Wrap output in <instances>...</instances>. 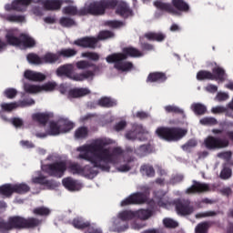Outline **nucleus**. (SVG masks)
<instances>
[{
  "label": "nucleus",
  "instance_id": "nucleus-1",
  "mask_svg": "<svg viewBox=\"0 0 233 233\" xmlns=\"http://www.w3.org/2000/svg\"><path fill=\"white\" fill-rule=\"evenodd\" d=\"M76 66L78 70L86 71L74 74V66L72 64H66L56 69V76H58V77L65 76L68 79H72V81H86V79H94L96 74L101 72V65H96L94 62L88 60H80L76 62ZM88 68H93V70H88Z\"/></svg>",
  "mask_w": 233,
  "mask_h": 233
},
{
  "label": "nucleus",
  "instance_id": "nucleus-2",
  "mask_svg": "<svg viewBox=\"0 0 233 233\" xmlns=\"http://www.w3.org/2000/svg\"><path fill=\"white\" fill-rule=\"evenodd\" d=\"M109 144L110 141L106 138H97L96 143L91 146L93 152H100L98 157L102 159V165H106L107 167V169H103V172H110V164L116 165L117 157L123 156V149L121 147H114L110 151V147H106Z\"/></svg>",
  "mask_w": 233,
  "mask_h": 233
},
{
  "label": "nucleus",
  "instance_id": "nucleus-3",
  "mask_svg": "<svg viewBox=\"0 0 233 233\" xmlns=\"http://www.w3.org/2000/svg\"><path fill=\"white\" fill-rule=\"evenodd\" d=\"M43 225V219H39L35 217H29L27 218L21 216L9 217L8 220H0V231L10 232V230H25L28 228H37Z\"/></svg>",
  "mask_w": 233,
  "mask_h": 233
},
{
  "label": "nucleus",
  "instance_id": "nucleus-4",
  "mask_svg": "<svg viewBox=\"0 0 233 233\" xmlns=\"http://www.w3.org/2000/svg\"><path fill=\"white\" fill-rule=\"evenodd\" d=\"M106 10H115V14L123 19H128L134 11L130 5L121 0H99L96 1V15H105Z\"/></svg>",
  "mask_w": 233,
  "mask_h": 233
},
{
  "label": "nucleus",
  "instance_id": "nucleus-5",
  "mask_svg": "<svg viewBox=\"0 0 233 233\" xmlns=\"http://www.w3.org/2000/svg\"><path fill=\"white\" fill-rule=\"evenodd\" d=\"M153 5L157 10L171 14V15H181L183 13L190 12V5L185 0H171V4L157 0Z\"/></svg>",
  "mask_w": 233,
  "mask_h": 233
},
{
  "label": "nucleus",
  "instance_id": "nucleus-6",
  "mask_svg": "<svg viewBox=\"0 0 233 233\" xmlns=\"http://www.w3.org/2000/svg\"><path fill=\"white\" fill-rule=\"evenodd\" d=\"M92 145H96V140L91 144L80 147V150L84 153H80L77 157V159H84L85 161H88L95 167L99 168V170H107L108 166L103 165L102 158H100L99 151H93L91 149Z\"/></svg>",
  "mask_w": 233,
  "mask_h": 233
},
{
  "label": "nucleus",
  "instance_id": "nucleus-7",
  "mask_svg": "<svg viewBox=\"0 0 233 233\" xmlns=\"http://www.w3.org/2000/svg\"><path fill=\"white\" fill-rule=\"evenodd\" d=\"M188 133V130L177 127H159L156 130V135L164 141H179Z\"/></svg>",
  "mask_w": 233,
  "mask_h": 233
},
{
  "label": "nucleus",
  "instance_id": "nucleus-8",
  "mask_svg": "<svg viewBox=\"0 0 233 233\" xmlns=\"http://www.w3.org/2000/svg\"><path fill=\"white\" fill-rule=\"evenodd\" d=\"M76 56H77V50L74 48H62L56 53L47 52L42 56L43 65L61 64L63 61L61 57L70 59V57H76Z\"/></svg>",
  "mask_w": 233,
  "mask_h": 233
},
{
  "label": "nucleus",
  "instance_id": "nucleus-9",
  "mask_svg": "<svg viewBox=\"0 0 233 233\" xmlns=\"http://www.w3.org/2000/svg\"><path fill=\"white\" fill-rule=\"evenodd\" d=\"M65 15H78L83 17L85 15H97V4L96 1L90 3L89 5L77 9V6L67 5L62 10Z\"/></svg>",
  "mask_w": 233,
  "mask_h": 233
},
{
  "label": "nucleus",
  "instance_id": "nucleus-10",
  "mask_svg": "<svg viewBox=\"0 0 233 233\" xmlns=\"http://www.w3.org/2000/svg\"><path fill=\"white\" fill-rule=\"evenodd\" d=\"M126 59H127V55L123 53H114L106 57V63H114V68L121 72H128L134 68L132 62H124Z\"/></svg>",
  "mask_w": 233,
  "mask_h": 233
},
{
  "label": "nucleus",
  "instance_id": "nucleus-11",
  "mask_svg": "<svg viewBox=\"0 0 233 233\" xmlns=\"http://www.w3.org/2000/svg\"><path fill=\"white\" fill-rule=\"evenodd\" d=\"M66 170H67V166L65 160L53 162L46 166V172L52 177H58V178L63 177Z\"/></svg>",
  "mask_w": 233,
  "mask_h": 233
},
{
  "label": "nucleus",
  "instance_id": "nucleus-12",
  "mask_svg": "<svg viewBox=\"0 0 233 233\" xmlns=\"http://www.w3.org/2000/svg\"><path fill=\"white\" fill-rule=\"evenodd\" d=\"M230 142L227 138H220L218 137H208L205 141L204 145L208 150H219L220 148H227Z\"/></svg>",
  "mask_w": 233,
  "mask_h": 233
},
{
  "label": "nucleus",
  "instance_id": "nucleus-13",
  "mask_svg": "<svg viewBox=\"0 0 233 233\" xmlns=\"http://www.w3.org/2000/svg\"><path fill=\"white\" fill-rule=\"evenodd\" d=\"M174 205L178 216H190L194 212V206L188 199L175 200Z\"/></svg>",
  "mask_w": 233,
  "mask_h": 233
},
{
  "label": "nucleus",
  "instance_id": "nucleus-14",
  "mask_svg": "<svg viewBox=\"0 0 233 233\" xmlns=\"http://www.w3.org/2000/svg\"><path fill=\"white\" fill-rule=\"evenodd\" d=\"M147 196L146 193L136 192L122 200L121 207H128V205H141L142 203H147Z\"/></svg>",
  "mask_w": 233,
  "mask_h": 233
},
{
  "label": "nucleus",
  "instance_id": "nucleus-15",
  "mask_svg": "<svg viewBox=\"0 0 233 233\" xmlns=\"http://www.w3.org/2000/svg\"><path fill=\"white\" fill-rule=\"evenodd\" d=\"M97 43V38L94 36H84L74 41L76 46H80V48H91V50H96Z\"/></svg>",
  "mask_w": 233,
  "mask_h": 233
},
{
  "label": "nucleus",
  "instance_id": "nucleus-16",
  "mask_svg": "<svg viewBox=\"0 0 233 233\" xmlns=\"http://www.w3.org/2000/svg\"><path fill=\"white\" fill-rule=\"evenodd\" d=\"M210 190V185L194 180L193 185L186 190V194H203Z\"/></svg>",
  "mask_w": 233,
  "mask_h": 233
},
{
  "label": "nucleus",
  "instance_id": "nucleus-17",
  "mask_svg": "<svg viewBox=\"0 0 233 233\" xmlns=\"http://www.w3.org/2000/svg\"><path fill=\"white\" fill-rule=\"evenodd\" d=\"M32 3H34V0H14L11 5L12 10L26 12V6H29Z\"/></svg>",
  "mask_w": 233,
  "mask_h": 233
},
{
  "label": "nucleus",
  "instance_id": "nucleus-18",
  "mask_svg": "<svg viewBox=\"0 0 233 233\" xmlns=\"http://www.w3.org/2000/svg\"><path fill=\"white\" fill-rule=\"evenodd\" d=\"M147 83H165L167 81V74L163 72H152L147 77Z\"/></svg>",
  "mask_w": 233,
  "mask_h": 233
},
{
  "label": "nucleus",
  "instance_id": "nucleus-19",
  "mask_svg": "<svg viewBox=\"0 0 233 233\" xmlns=\"http://www.w3.org/2000/svg\"><path fill=\"white\" fill-rule=\"evenodd\" d=\"M63 186L67 188V190H70L71 192H74L76 190L81 189V184L77 183V180H75L72 177H66L62 180Z\"/></svg>",
  "mask_w": 233,
  "mask_h": 233
},
{
  "label": "nucleus",
  "instance_id": "nucleus-20",
  "mask_svg": "<svg viewBox=\"0 0 233 233\" xmlns=\"http://www.w3.org/2000/svg\"><path fill=\"white\" fill-rule=\"evenodd\" d=\"M25 79L29 81H45L46 79V76L43 73H37L31 70H26L24 74Z\"/></svg>",
  "mask_w": 233,
  "mask_h": 233
},
{
  "label": "nucleus",
  "instance_id": "nucleus-21",
  "mask_svg": "<svg viewBox=\"0 0 233 233\" xmlns=\"http://www.w3.org/2000/svg\"><path fill=\"white\" fill-rule=\"evenodd\" d=\"M21 37V46L23 48H34L35 46V39H34L32 36H29L26 34H20Z\"/></svg>",
  "mask_w": 233,
  "mask_h": 233
},
{
  "label": "nucleus",
  "instance_id": "nucleus-22",
  "mask_svg": "<svg viewBox=\"0 0 233 233\" xmlns=\"http://www.w3.org/2000/svg\"><path fill=\"white\" fill-rule=\"evenodd\" d=\"M97 105L102 108H112L117 106V102L108 96H103L98 99Z\"/></svg>",
  "mask_w": 233,
  "mask_h": 233
},
{
  "label": "nucleus",
  "instance_id": "nucleus-23",
  "mask_svg": "<svg viewBox=\"0 0 233 233\" xmlns=\"http://www.w3.org/2000/svg\"><path fill=\"white\" fill-rule=\"evenodd\" d=\"M124 56L128 59V57H143V52H141L139 49L136 47H125L123 49Z\"/></svg>",
  "mask_w": 233,
  "mask_h": 233
},
{
  "label": "nucleus",
  "instance_id": "nucleus-24",
  "mask_svg": "<svg viewBox=\"0 0 233 233\" xmlns=\"http://www.w3.org/2000/svg\"><path fill=\"white\" fill-rule=\"evenodd\" d=\"M33 121H36L39 125L46 127V123L50 121V114L48 113H35L32 116Z\"/></svg>",
  "mask_w": 233,
  "mask_h": 233
},
{
  "label": "nucleus",
  "instance_id": "nucleus-25",
  "mask_svg": "<svg viewBox=\"0 0 233 233\" xmlns=\"http://www.w3.org/2000/svg\"><path fill=\"white\" fill-rule=\"evenodd\" d=\"M225 76H226V73H225V69H223V67H214L212 69V81H225Z\"/></svg>",
  "mask_w": 233,
  "mask_h": 233
},
{
  "label": "nucleus",
  "instance_id": "nucleus-26",
  "mask_svg": "<svg viewBox=\"0 0 233 233\" xmlns=\"http://www.w3.org/2000/svg\"><path fill=\"white\" fill-rule=\"evenodd\" d=\"M14 194V184H4L0 186V196L3 198H12Z\"/></svg>",
  "mask_w": 233,
  "mask_h": 233
},
{
  "label": "nucleus",
  "instance_id": "nucleus-27",
  "mask_svg": "<svg viewBox=\"0 0 233 233\" xmlns=\"http://www.w3.org/2000/svg\"><path fill=\"white\" fill-rule=\"evenodd\" d=\"M61 6H63V2L61 0H47V3H46V10L49 12L61 10Z\"/></svg>",
  "mask_w": 233,
  "mask_h": 233
},
{
  "label": "nucleus",
  "instance_id": "nucleus-28",
  "mask_svg": "<svg viewBox=\"0 0 233 233\" xmlns=\"http://www.w3.org/2000/svg\"><path fill=\"white\" fill-rule=\"evenodd\" d=\"M14 194H28L30 191V186L26 183L13 184Z\"/></svg>",
  "mask_w": 233,
  "mask_h": 233
},
{
  "label": "nucleus",
  "instance_id": "nucleus-29",
  "mask_svg": "<svg viewBox=\"0 0 233 233\" xmlns=\"http://www.w3.org/2000/svg\"><path fill=\"white\" fill-rule=\"evenodd\" d=\"M145 37H147L148 41H157V43H162L164 39H167V35L165 34L154 32L145 34Z\"/></svg>",
  "mask_w": 233,
  "mask_h": 233
},
{
  "label": "nucleus",
  "instance_id": "nucleus-30",
  "mask_svg": "<svg viewBox=\"0 0 233 233\" xmlns=\"http://www.w3.org/2000/svg\"><path fill=\"white\" fill-rule=\"evenodd\" d=\"M59 125L62 134H66V132H70V130H72L75 127L73 122L65 118L59 119Z\"/></svg>",
  "mask_w": 233,
  "mask_h": 233
},
{
  "label": "nucleus",
  "instance_id": "nucleus-31",
  "mask_svg": "<svg viewBox=\"0 0 233 233\" xmlns=\"http://www.w3.org/2000/svg\"><path fill=\"white\" fill-rule=\"evenodd\" d=\"M90 94V89L86 87L75 88L69 91L70 97H83Z\"/></svg>",
  "mask_w": 233,
  "mask_h": 233
},
{
  "label": "nucleus",
  "instance_id": "nucleus-32",
  "mask_svg": "<svg viewBox=\"0 0 233 233\" xmlns=\"http://www.w3.org/2000/svg\"><path fill=\"white\" fill-rule=\"evenodd\" d=\"M73 227L77 228L78 230H85V228H88L90 227V222L86 221L82 218H76L72 221Z\"/></svg>",
  "mask_w": 233,
  "mask_h": 233
},
{
  "label": "nucleus",
  "instance_id": "nucleus-33",
  "mask_svg": "<svg viewBox=\"0 0 233 233\" xmlns=\"http://www.w3.org/2000/svg\"><path fill=\"white\" fill-rule=\"evenodd\" d=\"M7 45L11 46H21V35L19 37L15 36L14 33H8L5 35Z\"/></svg>",
  "mask_w": 233,
  "mask_h": 233
},
{
  "label": "nucleus",
  "instance_id": "nucleus-34",
  "mask_svg": "<svg viewBox=\"0 0 233 233\" xmlns=\"http://www.w3.org/2000/svg\"><path fill=\"white\" fill-rule=\"evenodd\" d=\"M33 214L35 216H40V218H48V216H50V214H52V210H50V208H48L45 206H41L38 208H35L33 209Z\"/></svg>",
  "mask_w": 233,
  "mask_h": 233
},
{
  "label": "nucleus",
  "instance_id": "nucleus-35",
  "mask_svg": "<svg viewBox=\"0 0 233 233\" xmlns=\"http://www.w3.org/2000/svg\"><path fill=\"white\" fill-rule=\"evenodd\" d=\"M99 174V171L96 169V167L90 166V165H86L85 167H82V176L85 177H92V176H97Z\"/></svg>",
  "mask_w": 233,
  "mask_h": 233
},
{
  "label": "nucleus",
  "instance_id": "nucleus-36",
  "mask_svg": "<svg viewBox=\"0 0 233 233\" xmlns=\"http://www.w3.org/2000/svg\"><path fill=\"white\" fill-rule=\"evenodd\" d=\"M191 110L196 116H205L207 114V106L201 103H194L191 106Z\"/></svg>",
  "mask_w": 233,
  "mask_h": 233
},
{
  "label": "nucleus",
  "instance_id": "nucleus-37",
  "mask_svg": "<svg viewBox=\"0 0 233 233\" xmlns=\"http://www.w3.org/2000/svg\"><path fill=\"white\" fill-rule=\"evenodd\" d=\"M49 134H50V136H59L60 134H62L59 120L57 122H56V121L50 122Z\"/></svg>",
  "mask_w": 233,
  "mask_h": 233
},
{
  "label": "nucleus",
  "instance_id": "nucleus-38",
  "mask_svg": "<svg viewBox=\"0 0 233 233\" xmlns=\"http://www.w3.org/2000/svg\"><path fill=\"white\" fill-rule=\"evenodd\" d=\"M88 137V127H80L75 131V139H86Z\"/></svg>",
  "mask_w": 233,
  "mask_h": 233
},
{
  "label": "nucleus",
  "instance_id": "nucleus-39",
  "mask_svg": "<svg viewBox=\"0 0 233 233\" xmlns=\"http://www.w3.org/2000/svg\"><path fill=\"white\" fill-rule=\"evenodd\" d=\"M81 57H86L89 61H93V63H97L99 59H101V56L96 52L87 51L81 54Z\"/></svg>",
  "mask_w": 233,
  "mask_h": 233
},
{
  "label": "nucleus",
  "instance_id": "nucleus-40",
  "mask_svg": "<svg viewBox=\"0 0 233 233\" xmlns=\"http://www.w3.org/2000/svg\"><path fill=\"white\" fill-rule=\"evenodd\" d=\"M198 81H212V72L200 70L197 73Z\"/></svg>",
  "mask_w": 233,
  "mask_h": 233
},
{
  "label": "nucleus",
  "instance_id": "nucleus-41",
  "mask_svg": "<svg viewBox=\"0 0 233 233\" xmlns=\"http://www.w3.org/2000/svg\"><path fill=\"white\" fill-rule=\"evenodd\" d=\"M68 172L71 174H78L80 176H83V167L79 165L78 163H71L67 166Z\"/></svg>",
  "mask_w": 233,
  "mask_h": 233
},
{
  "label": "nucleus",
  "instance_id": "nucleus-42",
  "mask_svg": "<svg viewBox=\"0 0 233 233\" xmlns=\"http://www.w3.org/2000/svg\"><path fill=\"white\" fill-rule=\"evenodd\" d=\"M140 172L146 174L147 177H154L156 176V170L154 169V167L148 164L141 166Z\"/></svg>",
  "mask_w": 233,
  "mask_h": 233
},
{
  "label": "nucleus",
  "instance_id": "nucleus-43",
  "mask_svg": "<svg viewBox=\"0 0 233 233\" xmlns=\"http://www.w3.org/2000/svg\"><path fill=\"white\" fill-rule=\"evenodd\" d=\"M26 59L31 65H43V56L40 57L35 53L28 54Z\"/></svg>",
  "mask_w": 233,
  "mask_h": 233
},
{
  "label": "nucleus",
  "instance_id": "nucleus-44",
  "mask_svg": "<svg viewBox=\"0 0 233 233\" xmlns=\"http://www.w3.org/2000/svg\"><path fill=\"white\" fill-rule=\"evenodd\" d=\"M165 110L167 114H178L179 116H182V117H185V111L177 106H166Z\"/></svg>",
  "mask_w": 233,
  "mask_h": 233
},
{
  "label": "nucleus",
  "instance_id": "nucleus-45",
  "mask_svg": "<svg viewBox=\"0 0 233 233\" xmlns=\"http://www.w3.org/2000/svg\"><path fill=\"white\" fill-rule=\"evenodd\" d=\"M104 25L109 28L117 29L123 28V26H125V22L119 20H107L104 23Z\"/></svg>",
  "mask_w": 233,
  "mask_h": 233
},
{
  "label": "nucleus",
  "instance_id": "nucleus-46",
  "mask_svg": "<svg viewBox=\"0 0 233 233\" xmlns=\"http://www.w3.org/2000/svg\"><path fill=\"white\" fill-rule=\"evenodd\" d=\"M24 90L27 94H39L41 92V86H35L32 84H25Z\"/></svg>",
  "mask_w": 233,
  "mask_h": 233
},
{
  "label": "nucleus",
  "instance_id": "nucleus-47",
  "mask_svg": "<svg viewBox=\"0 0 233 233\" xmlns=\"http://www.w3.org/2000/svg\"><path fill=\"white\" fill-rule=\"evenodd\" d=\"M118 218L122 221H130V219L136 218V214L129 210H124L118 214Z\"/></svg>",
  "mask_w": 233,
  "mask_h": 233
},
{
  "label": "nucleus",
  "instance_id": "nucleus-48",
  "mask_svg": "<svg viewBox=\"0 0 233 233\" xmlns=\"http://www.w3.org/2000/svg\"><path fill=\"white\" fill-rule=\"evenodd\" d=\"M59 24L61 25V26H64V28H70L72 26H76V20L70 17L64 16L60 18Z\"/></svg>",
  "mask_w": 233,
  "mask_h": 233
},
{
  "label": "nucleus",
  "instance_id": "nucleus-49",
  "mask_svg": "<svg viewBox=\"0 0 233 233\" xmlns=\"http://www.w3.org/2000/svg\"><path fill=\"white\" fill-rule=\"evenodd\" d=\"M33 183L35 185H44L45 187H52V180L46 179V177H36L33 178Z\"/></svg>",
  "mask_w": 233,
  "mask_h": 233
},
{
  "label": "nucleus",
  "instance_id": "nucleus-50",
  "mask_svg": "<svg viewBox=\"0 0 233 233\" xmlns=\"http://www.w3.org/2000/svg\"><path fill=\"white\" fill-rule=\"evenodd\" d=\"M200 125H204L206 127H214V125H218V119L212 116H206L200 119Z\"/></svg>",
  "mask_w": 233,
  "mask_h": 233
},
{
  "label": "nucleus",
  "instance_id": "nucleus-51",
  "mask_svg": "<svg viewBox=\"0 0 233 233\" xmlns=\"http://www.w3.org/2000/svg\"><path fill=\"white\" fill-rule=\"evenodd\" d=\"M112 37H114V33L112 31L104 30L99 32L96 39L98 41H105V39H112Z\"/></svg>",
  "mask_w": 233,
  "mask_h": 233
},
{
  "label": "nucleus",
  "instance_id": "nucleus-52",
  "mask_svg": "<svg viewBox=\"0 0 233 233\" xmlns=\"http://www.w3.org/2000/svg\"><path fill=\"white\" fill-rule=\"evenodd\" d=\"M56 86L57 84L56 82H47L42 86H40V92H54L56 90Z\"/></svg>",
  "mask_w": 233,
  "mask_h": 233
},
{
  "label": "nucleus",
  "instance_id": "nucleus-53",
  "mask_svg": "<svg viewBox=\"0 0 233 233\" xmlns=\"http://www.w3.org/2000/svg\"><path fill=\"white\" fill-rule=\"evenodd\" d=\"M3 112H12L17 108V102H11V103H2L0 105Z\"/></svg>",
  "mask_w": 233,
  "mask_h": 233
},
{
  "label": "nucleus",
  "instance_id": "nucleus-54",
  "mask_svg": "<svg viewBox=\"0 0 233 233\" xmlns=\"http://www.w3.org/2000/svg\"><path fill=\"white\" fill-rule=\"evenodd\" d=\"M137 216L139 219H142L143 221L148 219V218L152 217V211L148 209H140L137 212Z\"/></svg>",
  "mask_w": 233,
  "mask_h": 233
},
{
  "label": "nucleus",
  "instance_id": "nucleus-55",
  "mask_svg": "<svg viewBox=\"0 0 233 233\" xmlns=\"http://www.w3.org/2000/svg\"><path fill=\"white\" fill-rule=\"evenodd\" d=\"M17 108H25L26 106H32V105H35V101L32 98H26L24 100H19L16 102Z\"/></svg>",
  "mask_w": 233,
  "mask_h": 233
},
{
  "label": "nucleus",
  "instance_id": "nucleus-56",
  "mask_svg": "<svg viewBox=\"0 0 233 233\" xmlns=\"http://www.w3.org/2000/svg\"><path fill=\"white\" fill-rule=\"evenodd\" d=\"M137 156L143 157L147 154H150V147L148 145H142L137 149Z\"/></svg>",
  "mask_w": 233,
  "mask_h": 233
},
{
  "label": "nucleus",
  "instance_id": "nucleus-57",
  "mask_svg": "<svg viewBox=\"0 0 233 233\" xmlns=\"http://www.w3.org/2000/svg\"><path fill=\"white\" fill-rule=\"evenodd\" d=\"M163 225L166 228H177L179 224L172 218H164Z\"/></svg>",
  "mask_w": 233,
  "mask_h": 233
},
{
  "label": "nucleus",
  "instance_id": "nucleus-58",
  "mask_svg": "<svg viewBox=\"0 0 233 233\" xmlns=\"http://www.w3.org/2000/svg\"><path fill=\"white\" fill-rule=\"evenodd\" d=\"M195 147H198V142L194 139H190L186 144H184L181 148L185 152H190V150H192V148Z\"/></svg>",
  "mask_w": 233,
  "mask_h": 233
},
{
  "label": "nucleus",
  "instance_id": "nucleus-59",
  "mask_svg": "<svg viewBox=\"0 0 233 233\" xmlns=\"http://www.w3.org/2000/svg\"><path fill=\"white\" fill-rule=\"evenodd\" d=\"M10 23H23L25 22V15H11L6 17Z\"/></svg>",
  "mask_w": 233,
  "mask_h": 233
},
{
  "label": "nucleus",
  "instance_id": "nucleus-60",
  "mask_svg": "<svg viewBox=\"0 0 233 233\" xmlns=\"http://www.w3.org/2000/svg\"><path fill=\"white\" fill-rule=\"evenodd\" d=\"M208 231V223L202 222L198 224V226L195 228L196 233H207Z\"/></svg>",
  "mask_w": 233,
  "mask_h": 233
},
{
  "label": "nucleus",
  "instance_id": "nucleus-61",
  "mask_svg": "<svg viewBox=\"0 0 233 233\" xmlns=\"http://www.w3.org/2000/svg\"><path fill=\"white\" fill-rule=\"evenodd\" d=\"M218 214H219V212H217V211H206V212H202V213H198L196 215V218L198 219H199L201 218H215V216H218Z\"/></svg>",
  "mask_w": 233,
  "mask_h": 233
},
{
  "label": "nucleus",
  "instance_id": "nucleus-62",
  "mask_svg": "<svg viewBox=\"0 0 233 233\" xmlns=\"http://www.w3.org/2000/svg\"><path fill=\"white\" fill-rule=\"evenodd\" d=\"M4 95L7 99H14V97L17 96V90L15 88L9 87L5 90Z\"/></svg>",
  "mask_w": 233,
  "mask_h": 233
},
{
  "label": "nucleus",
  "instance_id": "nucleus-63",
  "mask_svg": "<svg viewBox=\"0 0 233 233\" xmlns=\"http://www.w3.org/2000/svg\"><path fill=\"white\" fill-rule=\"evenodd\" d=\"M229 177H232V169L230 167H224L220 172V178L229 179Z\"/></svg>",
  "mask_w": 233,
  "mask_h": 233
},
{
  "label": "nucleus",
  "instance_id": "nucleus-64",
  "mask_svg": "<svg viewBox=\"0 0 233 233\" xmlns=\"http://www.w3.org/2000/svg\"><path fill=\"white\" fill-rule=\"evenodd\" d=\"M140 48L143 50V52H152L156 49V47H154V45L148 44L147 42H141Z\"/></svg>",
  "mask_w": 233,
  "mask_h": 233
}]
</instances>
